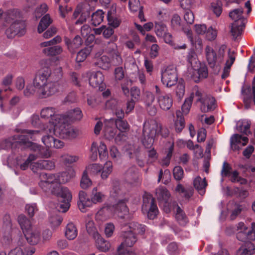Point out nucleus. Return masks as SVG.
I'll list each match as a JSON object with an SVG mask.
<instances>
[{
	"instance_id": "64",
	"label": "nucleus",
	"mask_w": 255,
	"mask_h": 255,
	"mask_svg": "<svg viewBox=\"0 0 255 255\" xmlns=\"http://www.w3.org/2000/svg\"><path fill=\"white\" fill-rule=\"evenodd\" d=\"M143 101L147 107L151 106L154 101L155 98L154 95L149 91H146L143 95Z\"/></svg>"
},
{
	"instance_id": "31",
	"label": "nucleus",
	"mask_w": 255,
	"mask_h": 255,
	"mask_svg": "<svg viewBox=\"0 0 255 255\" xmlns=\"http://www.w3.org/2000/svg\"><path fill=\"white\" fill-rule=\"evenodd\" d=\"M255 253V245L252 242H248L240 247L236 255H253Z\"/></svg>"
},
{
	"instance_id": "21",
	"label": "nucleus",
	"mask_w": 255,
	"mask_h": 255,
	"mask_svg": "<svg viewBox=\"0 0 255 255\" xmlns=\"http://www.w3.org/2000/svg\"><path fill=\"white\" fill-rule=\"evenodd\" d=\"M91 158L93 160L97 158L98 151L101 160L105 159L108 157L107 148L103 142H100L99 144L96 142H93L91 145Z\"/></svg>"
},
{
	"instance_id": "24",
	"label": "nucleus",
	"mask_w": 255,
	"mask_h": 255,
	"mask_svg": "<svg viewBox=\"0 0 255 255\" xmlns=\"http://www.w3.org/2000/svg\"><path fill=\"white\" fill-rule=\"evenodd\" d=\"M20 13L16 9H8L4 12V22L5 23L0 26V31H3L8 27L9 24L18 20Z\"/></svg>"
},
{
	"instance_id": "8",
	"label": "nucleus",
	"mask_w": 255,
	"mask_h": 255,
	"mask_svg": "<svg viewBox=\"0 0 255 255\" xmlns=\"http://www.w3.org/2000/svg\"><path fill=\"white\" fill-rule=\"evenodd\" d=\"M160 130V127L155 121L150 120L144 122L142 142L145 147L148 148L153 144L155 135L158 134Z\"/></svg>"
},
{
	"instance_id": "58",
	"label": "nucleus",
	"mask_w": 255,
	"mask_h": 255,
	"mask_svg": "<svg viewBox=\"0 0 255 255\" xmlns=\"http://www.w3.org/2000/svg\"><path fill=\"white\" fill-rule=\"evenodd\" d=\"M113 170V164L112 162L108 161L102 166L101 178L103 179H107Z\"/></svg>"
},
{
	"instance_id": "13",
	"label": "nucleus",
	"mask_w": 255,
	"mask_h": 255,
	"mask_svg": "<svg viewBox=\"0 0 255 255\" xmlns=\"http://www.w3.org/2000/svg\"><path fill=\"white\" fill-rule=\"evenodd\" d=\"M237 238L242 242L255 241V222L251 223L250 229L243 222H240L237 225Z\"/></svg>"
},
{
	"instance_id": "34",
	"label": "nucleus",
	"mask_w": 255,
	"mask_h": 255,
	"mask_svg": "<svg viewBox=\"0 0 255 255\" xmlns=\"http://www.w3.org/2000/svg\"><path fill=\"white\" fill-rule=\"evenodd\" d=\"M55 110L54 108L52 107H47L43 108L41 111V117L43 119H48L49 118H51L49 124L50 127H53V121L54 118L55 116L57 115H60V114H55Z\"/></svg>"
},
{
	"instance_id": "63",
	"label": "nucleus",
	"mask_w": 255,
	"mask_h": 255,
	"mask_svg": "<svg viewBox=\"0 0 255 255\" xmlns=\"http://www.w3.org/2000/svg\"><path fill=\"white\" fill-rule=\"evenodd\" d=\"M86 172H83L80 182L81 187L84 189L88 188L92 185V181L89 178Z\"/></svg>"
},
{
	"instance_id": "38",
	"label": "nucleus",
	"mask_w": 255,
	"mask_h": 255,
	"mask_svg": "<svg viewBox=\"0 0 255 255\" xmlns=\"http://www.w3.org/2000/svg\"><path fill=\"white\" fill-rule=\"evenodd\" d=\"M194 187L201 195H204L205 192V188L207 183L205 178L202 179L200 176L196 177L193 181Z\"/></svg>"
},
{
	"instance_id": "35",
	"label": "nucleus",
	"mask_w": 255,
	"mask_h": 255,
	"mask_svg": "<svg viewBox=\"0 0 255 255\" xmlns=\"http://www.w3.org/2000/svg\"><path fill=\"white\" fill-rule=\"evenodd\" d=\"M126 176L127 182L132 185H136L139 182L138 173L134 168L129 169Z\"/></svg>"
},
{
	"instance_id": "40",
	"label": "nucleus",
	"mask_w": 255,
	"mask_h": 255,
	"mask_svg": "<svg viewBox=\"0 0 255 255\" xmlns=\"http://www.w3.org/2000/svg\"><path fill=\"white\" fill-rule=\"evenodd\" d=\"M52 20L48 14L43 16L39 21L37 27V32L39 33L43 32L52 23Z\"/></svg>"
},
{
	"instance_id": "5",
	"label": "nucleus",
	"mask_w": 255,
	"mask_h": 255,
	"mask_svg": "<svg viewBox=\"0 0 255 255\" xmlns=\"http://www.w3.org/2000/svg\"><path fill=\"white\" fill-rule=\"evenodd\" d=\"M17 220L27 242L32 246L37 245L41 240L40 231L34 227L30 220L23 215H20Z\"/></svg>"
},
{
	"instance_id": "26",
	"label": "nucleus",
	"mask_w": 255,
	"mask_h": 255,
	"mask_svg": "<svg viewBox=\"0 0 255 255\" xmlns=\"http://www.w3.org/2000/svg\"><path fill=\"white\" fill-rule=\"evenodd\" d=\"M236 58L235 52L229 49L228 50V54L226 58V62L224 69L223 73L222 75V78L225 79L227 77L229 74V70L231 67L234 63Z\"/></svg>"
},
{
	"instance_id": "30",
	"label": "nucleus",
	"mask_w": 255,
	"mask_h": 255,
	"mask_svg": "<svg viewBox=\"0 0 255 255\" xmlns=\"http://www.w3.org/2000/svg\"><path fill=\"white\" fill-rule=\"evenodd\" d=\"M34 247L27 246L22 248L16 247L9 253L10 255H32L35 253Z\"/></svg>"
},
{
	"instance_id": "41",
	"label": "nucleus",
	"mask_w": 255,
	"mask_h": 255,
	"mask_svg": "<svg viewBox=\"0 0 255 255\" xmlns=\"http://www.w3.org/2000/svg\"><path fill=\"white\" fill-rule=\"evenodd\" d=\"M65 116V118L67 119L68 122H70L74 120H80L83 117V114L81 110L78 108H75L69 112L66 115H62Z\"/></svg>"
},
{
	"instance_id": "37",
	"label": "nucleus",
	"mask_w": 255,
	"mask_h": 255,
	"mask_svg": "<svg viewBox=\"0 0 255 255\" xmlns=\"http://www.w3.org/2000/svg\"><path fill=\"white\" fill-rule=\"evenodd\" d=\"M94 64L103 70H108L111 67V59L106 55H103L94 62Z\"/></svg>"
},
{
	"instance_id": "15",
	"label": "nucleus",
	"mask_w": 255,
	"mask_h": 255,
	"mask_svg": "<svg viewBox=\"0 0 255 255\" xmlns=\"http://www.w3.org/2000/svg\"><path fill=\"white\" fill-rule=\"evenodd\" d=\"M142 211L149 219H154L157 215L158 210L150 194L145 193L143 196Z\"/></svg>"
},
{
	"instance_id": "48",
	"label": "nucleus",
	"mask_w": 255,
	"mask_h": 255,
	"mask_svg": "<svg viewBox=\"0 0 255 255\" xmlns=\"http://www.w3.org/2000/svg\"><path fill=\"white\" fill-rule=\"evenodd\" d=\"M95 240H96L97 247L99 250L102 252H106L109 250L111 247L110 243L102 238L100 235Z\"/></svg>"
},
{
	"instance_id": "57",
	"label": "nucleus",
	"mask_w": 255,
	"mask_h": 255,
	"mask_svg": "<svg viewBox=\"0 0 255 255\" xmlns=\"http://www.w3.org/2000/svg\"><path fill=\"white\" fill-rule=\"evenodd\" d=\"M169 146L168 148V153L166 156L160 161V164L162 166H167L170 163L172 152L174 148V142L173 141L169 142Z\"/></svg>"
},
{
	"instance_id": "27",
	"label": "nucleus",
	"mask_w": 255,
	"mask_h": 255,
	"mask_svg": "<svg viewBox=\"0 0 255 255\" xmlns=\"http://www.w3.org/2000/svg\"><path fill=\"white\" fill-rule=\"evenodd\" d=\"M112 47V49H107V52L111 56V65H119L123 63V59L119 52L117 50V46L114 43H109Z\"/></svg>"
},
{
	"instance_id": "14",
	"label": "nucleus",
	"mask_w": 255,
	"mask_h": 255,
	"mask_svg": "<svg viewBox=\"0 0 255 255\" xmlns=\"http://www.w3.org/2000/svg\"><path fill=\"white\" fill-rule=\"evenodd\" d=\"M41 134H43L42 141L47 147L60 148L64 146V143L62 141L53 136V134H54L53 127L44 128Z\"/></svg>"
},
{
	"instance_id": "22",
	"label": "nucleus",
	"mask_w": 255,
	"mask_h": 255,
	"mask_svg": "<svg viewBox=\"0 0 255 255\" xmlns=\"http://www.w3.org/2000/svg\"><path fill=\"white\" fill-rule=\"evenodd\" d=\"M55 182L57 185H60L61 184H65L70 181L75 175L74 170L70 167L67 169L65 171L53 174Z\"/></svg>"
},
{
	"instance_id": "52",
	"label": "nucleus",
	"mask_w": 255,
	"mask_h": 255,
	"mask_svg": "<svg viewBox=\"0 0 255 255\" xmlns=\"http://www.w3.org/2000/svg\"><path fill=\"white\" fill-rule=\"evenodd\" d=\"M177 120L174 123L175 130L177 132H180L185 126L184 119L182 117V114L180 111L176 113Z\"/></svg>"
},
{
	"instance_id": "36",
	"label": "nucleus",
	"mask_w": 255,
	"mask_h": 255,
	"mask_svg": "<svg viewBox=\"0 0 255 255\" xmlns=\"http://www.w3.org/2000/svg\"><path fill=\"white\" fill-rule=\"evenodd\" d=\"M158 102L160 108L165 111L169 110L172 105V100L169 95L159 96Z\"/></svg>"
},
{
	"instance_id": "4",
	"label": "nucleus",
	"mask_w": 255,
	"mask_h": 255,
	"mask_svg": "<svg viewBox=\"0 0 255 255\" xmlns=\"http://www.w3.org/2000/svg\"><path fill=\"white\" fill-rule=\"evenodd\" d=\"M106 198V195L102 192L97 187H94L90 194V198L87 197V194L81 191L79 193V201L78 206L80 210L82 212H86L87 208L92 207V205L102 203Z\"/></svg>"
},
{
	"instance_id": "39",
	"label": "nucleus",
	"mask_w": 255,
	"mask_h": 255,
	"mask_svg": "<svg viewBox=\"0 0 255 255\" xmlns=\"http://www.w3.org/2000/svg\"><path fill=\"white\" fill-rule=\"evenodd\" d=\"M12 79L13 76L11 74H8L3 78L2 80V85L5 87L7 86V88L0 90V100L2 99L4 97L6 96V94H5V93L11 91V89L9 86L12 83Z\"/></svg>"
},
{
	"instance_id": "20",
	"label": "nucleus",
	"mask_w": 255,
	"mask_h": 255,
	"mask_svg": "<svg viewBox=\"0 0 255 255\" xmlns=\"http://www.w3.org/2000/svg\"><path fill=\"white\" fill-rule=\"evenodd\" d=\"M9 27L4 30L8 38H12L15 35L21 36L25 33V25L23 22L17 20L9 24Z\"/></svg>"
},
{
	"instance_id": "59",
	"label": "nucleus",
	"mask_w": 255,
	"mask_h": 255,
	"mask_svg": "<svg viewBox=\"0 0 255 255\" xmlns=\"http://www.w3.org/2000/svg\"><path fill=\"white\" fill-rule=\"evenodd\" d=\"M91 51V48L90 47L85 48L81 50L77 54L76 61L77 62H83L90 54Z\"/></svg>"
},
{
	"instance_id": "33",
	"label": "nucleus",
	"mask_w": 255,
	"mask_h": 255,
	"mask_svg": "<svg viewBox=\"0 0 255 255\" xmlns=\"http://www.w3.org/2000/svg\"><path fill=\"white\" fill-rule=\"evenodd\" d=\"M246 22L237 20L233 22L231 26V32L234 38H236L242 34Z\"/></svg>"
},
{
	"instance_id": "43",
	"label": "nucleus",
	"mask_w": 255,
	"mask_h": 255,
	"mask_svg": "<svg viewBox=\"0 0 255 255\" xmlns=\"http://www.w3.org/2000/svg\"><path fill=\"white\" fill-rule=\"evenodd\" d=\"M65 42L69 50H73L78 48L82 43V38L79 36H76L72 41L67 37L65 38Z\"/></svg>"
},
{
	"instance_id": "3",
	"label": "nucleus",
	"mask_w": 255,
	"mask_h": 255,
	"mask_svg": "<svg viewBox=\"0 0 255 255\" xmlns=\"http://www.w3.org/2000/svg\"><path fill=\"white\" fill-rule=\"evenodd\" d=\"M145 231V227L135 222H131L122 229V236L124 242L118 248L120 254L123 253L122 250L125 247H131L136 242L135 234L142 235Z\"/></svg>"
},
{
	"instance_id": "18",
	"label": "nucleus",
	"mask_w": 255,
	"mask_h": 255,
	"mask_svg": "<svg viewBox=\"0 0 255 255\" xmlns=\"http://www.w3.org/2000/svg\"><path fill=\"white\" fill-rule=\"evenodd\" d=\"M87 75L91 86L93 88H98L100 90H103L105 87L104 83L105 77L102 72L89 71L87 72Z\"/></svg>"
},
{
	"instance_id": "7",
	"label": "nucleus",
	"mask_w": 255,
	"mask_h": 255,
	"mask_svg": "<svg viewBox=\"0 0 255 255\" xmlns=\"http://www.w3.org/2000/svg\"><path fill=\"white\" fill-rule=\"evenodd\" d=\"M26 145L28 147L31 151H33L34 153L30 154L28 158L23 163H21L20 161H17V165L21 170H24L26 169L31 162L36 160L39 157L48 158L50 156V153L47 149H45L35 143H32L29 141L27 142Z\"/></svg>"
},
{
	"instance_id": "54",
	"label": "nucleus",
	"mask_w": 255,
	"mask_h": 255,
	"mask_svg": "<svg viewBox=\"0 0 255 255\" xmlns=\"http://www.w3.org/2000/svg\"><path fill=\"white\" fill-rule=\"evenodd\" d=\"M62 52V48L60 46H54L43 48L42 52L47 56H55Z\"/></svg>"
},
{
	"instance_id": "44",
	"label": "nucleus",
	"mask_w": 255,
	"mask_h": 255,
	"mask_svg": "<svg viewBox=\"0 0 255 255\" xmlns=\"http://www.w3.org/2000/svg\"><path fill=\"white\" fill-rule=\"evenodd\" d=\"M109 209L110 207H104L100 210L95 215V220L99 224L107 220L110 217L108 214Z\"/></svg>"
},
{
	"instance_id": "23",
	"label": "nucleus",
	"mask_w": 255,
	"mask_h": 255,
	"mask_svg": "<svg viewBox=\"0 0 255 255\" xmlns=\"http://www.w3.org/2000/svg\"><path fill=\"white\" fill-rule=\"evenodd\" d=\"M247 137L242 136L239 134H234L230 137V145L231 149L234 151H238L248 142Z\"/></svg>"
},
{
	"instance_id": "12",
	"label": "nucleus",
	"mask_w": 255,
	"mask_h": 255,
	"mask_svg": "<svg viewBox=\"0 0 255 255\" xmlns=\"http://www.w3.org/2000/svg\"><path fill=\"white\" fill-rule=\"evenodd\" d=\"M67 86V82L64 80L57 82H49L41 89L38 91L39 97L46 98L51 96L59 91L65 89Z\"/></svg>"
},
{
	"instance_id": "42",
	"label": "nucleus",
	"mask_w": 255,
	"mask_h": 255,
	"mask_svg": "<svg viewBox=\"0 0 255 255\" xmlns=\"http://www.w3.org/2000/svg\"><path fill=\"white\" fill-rule=\"evenodd\" d=\"M251 122L247 120H243L239 121L237 124V130L246 135H248L251 133L250 130Z\"/></svg>"
},
{
	"instance_id": "32",
	"label": "nucleus",
	"mask_w": 255,
	"mask_h": 255,
	"mask_svg": "<svg viewBox=\"0 0 255 255\" xmlns=\"http://www.w3.org/2000/svg\"><path fill=\"white\" fill-rule=\"evenodd\" d=\"M112 210L121 218H124L128 213V207L124 201H119L116 205L113 206Z\"/></svg>"
},
{
	"instance_id": "46",
	"label": "nucleus",
	"mask_w": 255,
	"mask_h": 255,
	"mask_svg": "<svg viewBox=\"0 0 255 255\" xmlns=\"http://www.w3.org/2000/svg\"><path fill=\"white\" fill-rule=\"evenodd\" d=\"M65 234L68 240H73L77 237V230L74 224L70 223L67 225Z\"/></svg>"
},
{
	"instance_id": "11",
	"label": "nucleus",
	"mask_w": 255,
	"mask_h": 255,
	"mask_svg": "<svg viewBox=\"0 0 255 255\" xmlns=\"http://www.w3.org/2000/svg\"><path fill=\"white\" fill-rule=\"evenodd\" d=\"M40 64L41 68L37 72L33 82L34 87L38 91L41 90L42 87L48 83V79L51 74V71L49 67V62L48 60H41Z\"/></svg>"
},
{
	"instance_id": "28",
	"label": "nucleus",
	"mask_w": 255,
	"mask_h": 255,
	"mask_svg": "<svg viewBox=\"0 0 255 255\" xmlns=\"http://www.w3.org/2000/svg\"><path fill=\"white\" fill-rule=\"evenodd\" d=\"M242 209V206L234 201L229 202L227 205L228 214H230L231 220L235 219L241 213Z\"/></svg>"
},
{
	"instance_id": "51",
	"label": "nucleus",
	"mask_w": 255,
	"mask_h": 255,
	"mask_svg": "<svg viewBox=\"0 0 255 255\" xmlns=\"http://www.w3.org/2000/svg\"><path fill=\"white\" fill-rule=\"evenodd\" d=\"M167 31H168V28L163 23L155 22L154 32L158 37L161 38Z\"/></svg>"
},
{
	"instance_id": "6",
	"label": "nucleus",
	"mask_w": 255,
	"mask_h": 255,
	"mask_svg": "<svg viewBox=\"0 0 255 255\" xmlns=\"http://www.w3.org/2000/svg\"><path fill=\"white\" fill-rule=\"evenodd\" d=\"M22 134L15 135L7 139L1 141L0 148L7 149L13 146H17L18 144L26 145L29 142V139L35 140L37 135L39 134L38 130H30L23 129L21 131Z\"/></svg>"
},
{
	"instance_id": "55",
	"label": "nucleus",
	"mask_w": 255,
	"mask_h": 255,
	"mask_svg": "<svg viewBox=\"0 0 255 255\" xmlns=\"http://www.w3.org/2000/svg\"><path fill=\"white\" fill-rule=\"evenodd\" d=\"M104 12L102 10L98 9L92 15V23L94 26L100 24L103 20Z\"/></svg>"
},
{
	"instance_id": "47",
	"label": "nucleus",
	"mask_w": 255,
	"mask_h": 255,
	"mask_svg": "<svg viewBox=\"0 0 255 255\" xmlns=\"http://www.w3.org/2000/svg\"><path fill=\"white\" fill-rule=\"evenodd\" d=\"M174 210L176 212L175 217L178 223L182 226H185L188 220L182 210L177 205Z\"/></svg>"
},
{
	"instance_id": "29",
	"label": "nucleus",
	"mask_w": 255,
	"mask_h": 255,
	"mask_svg": "<svg viewBox=\"0 0 255 255\" xmlns=\"http://www.w3.org/2000/svg\"><path fill=\"white\" fill-rule=\"evenodd\" d=\"M184 31L192 45L195 47L196 49L201 50L203 47L202 39L198 36H193L190 29H184Z\"/></svg>"
},
{
	"instance_id": "1",
	"label": "nucleus",
	"mask_w": 255,
	"mask_h": 255,
	"mask_svg": "<svg viewBox=\"0 0 255 255\" xmlns=\"http://www.w3.org/2000/svg\"><path fill=\"white\" fill-rule=\"evenodd\" d=\"M54 177L53 174L40 173L38 185L43 191L46 192L50 191L52 194L58 197L61 200L59 204V210L65 212L70 207L72 195L66 187L56 184Z\"/></svg>"
},
{
	"instance_id": "10",
	"label": "nucleus",
	"mask_w": 255,
	"mask_h": 255,
	"mask_svg": "<svg viewBox=\"0 0 255 255\" xmlns=\"http://www.w3.org/2000/svg\"><path fill=\"white\" fill-rule=\"evenodd\" d=\"M227 46L222 45L219 49L218 54L211 46L207 45L205 49V56L207 61L211 68L220 66L223 62Z\"/></svg>"
},
{
	"instance_id": "56",
	"label": "nucleus",
	"mask_w": 255,
	"mask_h": 255,
	"mask_svg": "<svg viewBox=\"0 0 255 255\" xmlns=\"http://www.w3.org/2000/svg\"><path fill=\"white\" fill-rule=\"evenodd\" d=\"M171 180V173L169 170L166 169L164 171L160 170L158 175L157 182L161 181L164 184H167Z\"/></svg>"
},
{
	"instance_id": "60",
	"label": "nucleus",
	"mask_w": 255,
	"mask_h": 255,
	"mask_svg": "<svg viewBox=\"0 0 255 255\" xmlns=\"http://www.w3.org/2000/svg\"><path fill=\"white\" fill-rule=\"evenodd\" d=\"M196 73L198 75L195 76V75H194L193 78L196 82H197L199 81L200 79L205 78L208 76V73L207 67L206 66H202L198 69Z\"/></svg>"
},
{
	"instance_id": "2",
	"label": "nucleus",
	"mask_w": 255,
	"mask_h": 255,
	"mask_svg": "<svg viewBox=\"0 0 255 255\" xmlns=\"http://www.w3.org/2000/svg\"><path fill=\"white\" fill-rule=\"evenodd\" d=\"M53 119L55 135L69 140L75 139L79 135V130L69 124V122L65 116L57 115Z\"/></svg>"
},
{
	"instance_id": "17",
	"label": "nucleus",
	"mask_w": 255,
	"mask_h": 255,
	"mask_svg": "<svg viewBox=\"0 0 255 255\" xmlns=\"http://www.w3.org/2000/svg\"><path fill=\"white\" fill-rule=\"evenodd\" d=\"M155 195L159 205L163 207L166 213L169 212L171 207L169 203L171 196L169 191L164 187H159L156 189Z\"/></svg>"
},
{
	"instance_id": "62",
	"label": "nucleus",
	"mask_w": 255,
	"mask_h": 255,
	"mask_svg": "<svg viewBox=\"0 0 255 255\" xmlns=\"http://www.w3.org/2000/svg\"><path fill=\"white\" fill-rule=\"evenodd\" d=\"M115 126H116L117 128L122 132L126 131L129 128L127 122L123 121L122 119H117L115 120Z\"/></svg>"
},
{
	"instance_id": "45",
	"label": "nucleus",
	"mask_w": 255,
	"mask_h": 255,
	"mask_svg": "<svg viewBox=\"0 0 255 255\" xmlns=\"http://www.w3.org/2000/svg\"><path fill=\"white\" fill-rule=\"evenodd\" d=\"M175 191L187 200L193 195V189L192 188H185L181 184L177 185Z\"/></svg>"
},
{
	"instance_id": "61",
	"label": "nucleus",
	"mask_w": 255,
	"mask_h": 255,
	"mask_svg": "<svg viewBox=\"0 0 255 255\" xmlns=\"http://www.w3.org/2000/svg\"><path fill=\"white\" fill-rule=\"evenodd\" d=\"M86 229L88 234L91 235L94 239L99 237V234L94 226L93 221H89L86 223Z\"/></svg>"
},
{
	"instance_id": "25",
	"label": "nucleus",
	"mask_w": 255,
	"mask_h": 255,
	"mask_svg": "<svg viewBox=\"0 0 255 255\" xmlns=\"http://www.w3.org/2000/svg\"><path fill=\"white\" fill-rule=\"evenodd\" d=\"M115 120L110 119L104 121L103 134L104 137L108 139L114 138L117 132V130L115 128Z\"/></svg>"
},
{
	"instance_id": "9",
	"label": "nucleus",
	"mask_w": 255,
	"mask_h": 255,
	"mask_svg": "<svg viewBox=\"0 0 255 255\" xmlns=\"http://www.w3.org/2000/svg\"><path fill=\"white\" fill-rule=\"evenodd\" d=\"M193 94L197 102L200 103V109L202 112L206 113L215 108V100L210 95L207 94L197 86L193 87Z\"/></svg>"
},
{
	"instance_id": "53",
	"label": "nucleus",
	"mask_w": 255,
	"mask_h": 255,
	"mask_svg": "<svg viewBox=\"0 0 255 255\" xmlns=\"http://www.w3.org/2000/svg\"><path fill=\"white\" fill-rule=\"evenodd\" d=\"M195 97V94H193V88H192V93L190 96V97L188 98H186L182 106L181 110L182 111V113L184 115H187L190 111L193 99Z\"/></svg>"
},
{
	"instance_id": "16",
	"label": "nucleus",
	"mask_w": 255,
	"mask_h": 255,
	"mask_svg": "<svg viewBox=\"0 0 255 255\" xmlns=\"http://www.w3.org/2000/svg\"><path fill=\"white\" fill-rule=\"evenodd\" d=\"M176 68L174 66H168L161 73V81L166 87H170L177 82Z\"/></svg>"
},
{
	"instance_id": "19",
	"label": "nucleus",
	"mask_w": 255,
	"mask_h": 255,
	"mask_svg": "<svg viewBox=\"0 0 255 255\" xmlns=\"http://www.w3.org/2000/svg\"><path fill=\"white\" fill-rule=\"evenodd\" d=\"M91 10L92 8L89 3L85 2L79 4L73 14V18L75 19L81 13L80 17L75 22V24H82L85 21L87 18L89 16Z\"/></svg>"
},
{
	"instance_id": "49",
	"label": "nucleus",
	"mask_w": 255,
	"mask_h": 255,
	"mask_svg": "<svg viewBox=\"0 0 255 255\" xmlns=\"http://www.w3.org/2000/svg\"><path fill=\"white\" fill-rule=\"evenodd\" d=\"M62 221L63 218L60 216L52 215L49 218V225L53 230H55L59 227Z\"/></svg>"
},
{
	"instance_id": "50",
	"label": "nucleus",
	"mask_w": 255,
	"mask_h": 255,
	"mask_svg": "<svg viewBox=\"0 0 255 255\" xmlns=\"http://www.w3.org/2000/svg\"><path fill=\"white\" fill-rule=\"evenodd\" d=\"M229 16L234 21H241L246 22V19L243 15L242 8H237L231 11L229 13Z\"/></svg>"
}]
</instances>
